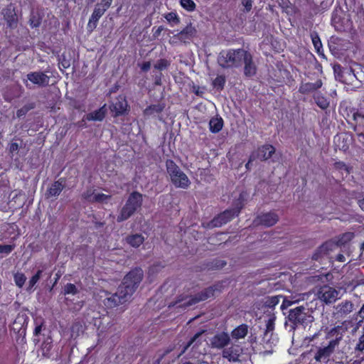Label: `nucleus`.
Listing matches in <instances>:
<instances>
[{
  "instance_id": "obj_1",
  "label": "nucleus",
  "mask_w": 364,
  "mask_h": 364,
  "mask_svg": "<svg viewBox=\"0 0 364 364\" xmlns=\"http://www.w3.org/2000/svg\"><path fill=\"white\" fill-rule=\"evenodd\" d=\"M143 271L136 268L130 271L124 278L117 291L107 299V305L114 307L128 301L143 279Z\"/></svg>"
},
{
  "instance_id": "obj_2",
  "label": "nucleus",
  "mask_w": 364,
  "mask_h": 364,
  "mask_svg": "<svg viewBox=\"0 0 364 364\" xmlns=\"http://www.w3.org/2000/svg\"><path fill=\"white\" fill-rule=\"evenodd\" d=\"M346 321L341 325H338L327 330L326 332V338L328 340L326 346H320L317 348L314 354V360L316 362L327 363L329 358L335 352L341 341L343 340L345 333L348 331V326Z\"/></svg>"
},
{
  "instance_id": "obj_3",
  "label": "nucleus",
  "mask_w": 364,
  "mask_h": 364,
  "mask_svg": "<svg viewBox=\"0 0 364 364\" xmlns=\"http://www.w3.org/2000/svg\"><path fill=\"white\" fill-rule=\"evenodd\" d=\"M220 287V285L215 284L205 289L194 296H180L176 301L174 304H169L168 306L171 307V306H176L177 308H186L193 306L200 301H203L215 296L216 292H220L221 291Z\"/></svg>"
},
{
  "instance_id": "obj_4",
  "label": "nucleus",
  "mask_w": 364,
  "mask_h": 364,
  "mask_svg": "<svg viewBox=\"0 0 364 364\" xmlns=\"http://www.w3.org/2000/svg\"><path fill=\"white\" fill-rule=\"evenodd\" d=\"M246 52L247 50L241 48L223 50L219 54L218 62L223 68L241 67Z\"/></svg>"
},
{
  "instance_id": "obj_5",
  "label": "nucleus",
  "mask_w": 364,
  "mask_h": 364,
  "mask_svg": "<svg viewBox=\"0 0 364 364\" xmlns=\"http://www.w3.org/2000/svg\"><path fill=\"white\" fill-rule=\"evenodd\" d=\"M167 172L172 183L176 187L187 189L191 185V181L187 175L172 160L166 162Z\"/></svg>"
},
{
  "instance_id": "obj_6",
  "label": "nucleus",
  "mask_w": 364,
  "mask_h": 364,
  "mask_svg": "<svg viewBox=\"0 0 364 364\" xmlns=\"http://www.w3.org/2000/svg\"><path fill=\"white\" fill-rule=\"evenodd\" d=\"M142 200V194L137 191L132 192L117 216V222H122L130 218L141 206Z\"/></svg>"
},
{
  "instance_id": "obj_7",
  "label": "nucleus",
  "mask_w": 364,
  "mask_h": 364,
  "mask_svg": "<svg viewBox=\"0 0 364 364\" xmlns=\"http://www.w3.org/2000/svg\"><path fill=\"white\" fill-rule=\"evenodd\" d=\"M243 197L242 195L240 196L238 201L235 207L232 209H228L215 217L208 224L210 228L220 227L230 221L233 218L238 215L240 210L243 207Z\"/></svg>"
},
{
  "instance_id": "obj_8",
  "label": "nucleus",
  "mask_w": 364,
  "mask_h": 364,
  "mask_svg": "<svg viewBox=\"0 0 364 364\" xmlns=\"http://www.w3.org/2000/svg\"><path fill=\"white\" fill-rule=\"evenodd\" d=\"M288 319L294 326H298L311 322L313 316L309 309L301 305L289 310Z\"/></svg>"
},
{
  "instance_id": "obj_9",
  "label": "nucleus",
  "mask_w": 364,
  "mask_h": 364,
  "mask_svg": "<svg viewBox=\"0 0 364 364\" xmlns=\"http://www.w3.org/2000/svg\"><path fill=\"white\" fill-rule=\"evenodd\" d=\"M339 294V291L331 287L325 285L320 288L317 293V296L325 304H329L338 299L340 298Z\"/></svg>"
},
{
  "instance_id": "obj_10",
  "label": "nucleus",
  "mask_w": 364,
  "mask_h": 364,
  "mask_svg": "<svg viewBox=\"0 0 364 364\" xmlns=\"http://www.w3.org/2000/svg\"><path fill=\"white\" fill-rule=\"evenodd\" d=\"M49 77L44 73L36 71L28 73L26 75V80H23V82L27 87H29L28 81L38 87H44L49 84Z\"/></svg>"
},
{
  "instance_id": "obj_11",
  "label": "nucleus",
  "mask_w": 364,
  "mask_h": 364,
  "mask_svg": "<svg viewBox=\"0 0 364 364\" xmlns=\"http://www.w3.org/2000/svg\"><path fill=\"white\" fill-rule=\"evenodd\" d=\"M353 119L355 122V131L360 137L364 139V101L360 107L353 112Z\"/></svg>"
},
{
  "instance_id": "obj_12",
  "label": "nucleus",
  "mask_w": 364,
  "mask_h": 364,
  "mask_svg": "<svg viewBox=\"0 0 364 364\" xmlns=\"http://www.w3.org/2000/svg\"><path fill=\"white\" fill-rule=\"evenodd\" d=\"M230 342V337L226 332H220L214 335L210 340V347L216 349H224Z\"/></svg>"
},
{
  "instance_id": "obj_13",
  "label": "nucleus",
  "mask_w": 364,
  "mask_h": 364,
  "mask_svg": "<svg viewBox=\"0 0 364 364\" xmlns=\"http://www.w3.org/2000/svg\"><path fill=\"white\" fill-rule=\"evenodd\" d=\"M242 353V349L240 346L232 345L223 349L222 356L229 362L237 363L240 362V357L241 356Z\"/></svg>"
},
{
  "instance_id": "obj_14",
  "label": "nucleus",
  "mask_w": 364,
  "mask_h": 364,
  "mask_svg": "<svg viewBox=\"0 0 364 364\" xmlns=\"http://www.w3.org/2000/svg\"><path fill=\"white\" fill-rule=\"evenodd\" d=\"M274 317L269 318L266 321V328L262 338V341L263 343L272 345L274 344V341H276L277 338L274 335Z\"/></svg>"
},
{
  "instance_id": "obj_15",
  "label": "nucleus",
  "mask_w": 364,
  "mask_h": 364,
  "mask_svg": "<svg viewBox=\"0 0 364 364\" xmlns=\"http://www.w3.org/2000/svg\"><path fill=\"white\" fill-rule=\"evenodd\" d=\"M128 104L125 97L119 95L112 103L109 108L114 117L125 114L127 111Z\"/></svg>"
},
{
  "instance_id": "obj_16",
  "label": "nucleus",
  "mask_w": 364,
  "mask_h": 364,
  "mask_svg": "<svg viewBox=\"0 0 364 364\" xmlns=\"http://www.w3.org/2000/svg\"><path fill=\"white\" fill-rule=\"evenodd\" d=\"M278 220V215L274 212H269L258 215L254 220V223L256 225H262L266 227H271L275 225Z\"/></svg>"
},
{
  "instance_id": "obj_17",
  "label": "nucleus",
  "mask_w": 364,
  "mask_h": 364,
  "mask_svg": "<svg viewBox=\"0 0 364 364\" xmlns=\"http://www.w3.org/2000/svg\"><path fill=\"white\" fill-rule=\"evenodd\" d=\"M354 309V304L352 301L345 300L334 306L333 314L337 318H343Z\"/></svg>"
},
{
  "instance_id": "obj_18",
  "label": "nucleus",
  "mask_w": 364,
  "mask_h": 364,
  "mask_svg": "<svg viewBox=\"0 0 364 364\" xmlns=\"http://www.w3.org/2000/svg\"><path fill=\"white\" fill-rule=\"evenodd\" d=\"M244 75L247 77L254 76L257 73V65L253 60L252 55L247 51L242 60Z\"/></svg>"
},
{
  "instance_id": "obj_19",
  "label": "nucleus",
  "mask_w": 364,
  "mask_h": 364,
  "mask_svg": "<svg viewBox=\"0 0 364 364\" xmlns=\"http://www.w3.org/2000/svg\"><path fill=\"white\" fill-rule=\"evenodd\" d=\"M336 248L335 242L328 241L321 245L314 252L312 259L314 260H320L324 257L328 256L329 253Z\"/></svg>"
},
{
  "instance_id": "obj_20",
  "label": "nucleus",
  "mask_w": 364,
  "mask_h": 364,
  "mask_svg": "<svg viewBox=\"0 0 364 364\" xmlns=\"http://www.w3.org/2000/svg\"><path fill=\"white\" fill-rule=\"evenodd\" d=\"M107 10L96 4L94 11L89 19L87 29L92 31L97 26L99 19L104 15Z\"/></svg>"
},
{
  "instance_id": "obj_21",
  "label": "nucleus",
  "mask_w": 364,
  "mask_h": 364,
  "mask_svg": "<svg viewBox=\"0 0 364 364\" xmlns=\"http://www.w3.org/2000/svg\"><path fill=\"white\" fill-rule=\"evenodd\" d=\"M2 14L9 27L13 28L17 26V17L14 9L7 7L2 11Z\"/></svg>"
},
{
  "instance_id": "obj_22",
  "label": "nucleus",
  "mask_w": 364,
  "mask_h": 364,
  "mask_svg": "<svg viewBox=\"0 0 364 364\" xmlns=\"http://www.w3.org/2000/svg\"><path fill=\"white\" fill-rule=\"evenodd\" d=\"M275 152V149L273 146L266 144L259 147L255 154L256 158L262 161L269 159L272 155Z\"/></svg>"
},
{
  "instance_id": "obj_23",
  "label": "nucleus",
  "mask_w": 364,
  "mask_h": 364,
  "mask_svg": "<svg viewBox=\"0 0 364 364\" xmlns=\"http://www.w3.org/2000/svg\"><path fill=\"white\" fill-rule=\"evenodd\" d=\"M323 85L321 80H317L315 82L302 83L299 87V92L301 94H309L316 91Z\"/></svg>"
},
{
  "instance_id": "obj_24",
  "label": "nucleus",
  "mask_w": 364,
  "mask_h": 364,
  "mask_svg": "<svg viewBox=\"0 0 364 364\" xmlns=\"http://www.w3.org/2000/svg\"><path fill=\"white\" fill-rule=\"evenodd\" d=\"M196 34V29L192 26L191 24H190L183 28L181 32H179L177 34V37L180 41L186 43L187 41H189L193 38Z\"/></svg>"
},
{
  "instance_id": "obj_25",
  "label": "nucleus",
  "mask_w": 364,
  "mask_h": 364,
  "mask_svg": "<svg viewBox=\"0 0 364 364\" xmlns=\"http://www.w3.org/2000/svg\"><path fill=\"white\" fill-rule=\"evenodd\" d=\"M309 296V294H303L293 296L291 297H284L283 303L282 304L281 308L286 309L294 304H298L301 301L306 300Z\"/></svg>"
},
{
  "instance_id": "obj_26",
  "label": "nucleus",
  "mask_w": 364,
  "mask_h": 364,
  "mask_svg": "<svg viewBox=\"0 0 364 364\" xmlns=\"http://www.w3.org/2000/svg\"><path fill=\"white\" fill-rule=\"evenodd\" d=\"M64 183L63 179L55 181L50 187L48 189L46 196L48 198L56 197L59 196L63 189L64 188Z\"/></svg>"
},
{
  "instance_id": "obj_27",
  "label": "nucleus",
  "mask_w": 364,
  "mask_h": 364,
  "mask_svg": "<svg viewBox=\"0 0 364 364\" xmlns=\"http://www.w3.org/2000/svg\"><path fill=\"white\" fill-rule=\"evenodd\" d=\"M106 112V105H105L97 110L88 114L86 119L89 121H102L105 117Z\"/></svg>"
},
{
  "instance_id": "obj_28",
  "label": "nucleus",
  "mask_w": 364,
  "mask_h": 364,
  "mask_svg": "<svg viewBox=\"0 0 364 364\" xmlns=\"http://www.w3.org/2000/svg\"><path fill=\"white\" fill-rule=\"evenodd\" d=\"M248 333V326L246 324H242L235 328L231 332V336L233 339L239 340L244 338Z\"/></svg>"
},
{
  "instance_id": "obj_29",
  "label": "nucleus",
  "mask_w": 364,
  "mask_h": 364,
  "mask_svg": "<svg viewBox=\"0 0 364 364\" xmlns=\"http://www.w3.org/2000/svg\"><path fill=\"white\" fill-rule=\"evenodd\" d=\"M223 127V120L221 117H213L209 122L210 130L213 133L219 132Z\"/></svg>"
},
{
  "instance_id": "obj_30",
  "label": "nucleus",
  "mask_w": 364,
  "mask_h": 364,
  "mask_svg": "<svg viewBox=\"0 0 364 364\" xmlns=\"http://www.w3.org/2000/svg\"><path fill=\"white\" fill-rule=\"evenodd\" d=\"M126 241L132 247H138L144 242V238L140 234H134L127 237Z\"/></svg>"
},
{
  "instance_id": "obj_31",
  "label": "nucleus",
  "mask_w": 364,
  "mask_h": 364,
  "mask_svg": "<svg viewBox=\"0 0 364 364\" xmlns=\"http://www.w3.org/2000/svg\"><path fill=\"white\" fill-rule=\"evenodd\" d=\"M165 107V105L164 104H156V105H152L149 107H146L144 113L146 116H151L154 115L155 114H159L161 112Z\"/></svg>"
},
{
  "instance_id": "obj_32",
  "label": "nucleus",
  "mask_w": 364,
  "mask_h": 364,
  "mask_svg": "<svg viewBox=\"0 0 364 364\" xmlns=\"http://www.w3.org/2000/svg\"><path fill=\"white\" fill-rule=\"evenodd\" d=\"M314 99L316 105L322 109H326L329 106V102L327 98L323 96L320 92L314 95Z\"/></svg>"
},
{
  "instance_id": "obj_33",
  "label": "nucleus",
  "mask_w": 364,
  "mask_h": 364,
  "mask_svg": "<svg viewBox=\"0 0 364 364\" xmlns=\"http://www.w3.org/2000/svg\"><path fill=\"white\" fill-rule=\"evenodd\" d=\"M354 237V234L353 232H346L341 235L337 242L335 243L336 245V247L340 245H343L350 241Z\"/></svg>"
},
{
  "instance_id": "obj_34",
  "label": "nucleus",
  "mask_w": 364,
  "mask_h": 364,
  "mask_svg": "<svg viewBox=\"0 0 364 364\" xmlns=\"http://www.w3.org/2000/svg\"><path fill=\"white\" fill-rule=\"evenodd\" d=\"M96 191L94 188H90L87 189L82 194V198L87 202L95 203V197Z\"/></svg>"
},
{
  "instance_id": "obj_35",
  "label": "nucleus",
  "mask_w": 364,
  "mask_h": 364,
  "mask_svg": "<svg viewBox=\"0 0 364 364\" xmlns=\"http://www.w3.org/2000/svg\"><path fill=\"white\" fill-rule=\"evenodd\" d=\"M180 4L184 9L189 12L193 11L196 7L193 0H180Z\"/></svg>"
},
{
  "instance_id": "obj_36",
  "label": "nucleus",
  "mask_w": 364,
  "mask_h": 364,
  "mask_svg": "<svg viewBox=\"0 0 364 364\" xmlns=\"http://www.w3.org/2000/svg\"><path fill=\"white\" fill-rule=\"evenodd\" d=\"M41 23V18L38 14H34L32 13L30 19H29V24L32 28H37L38 27Z\"/></svg>"
},
{
  "instance_id": "obj_37",
  "label": "nucleus",
  "mask_w": 364,
  "mask_h": 364,
  "mask_svg": "<svg viewBox=\"0 0 364 364\" xmlns=\"http://www.w3.org/2000/svg\"><path fill=\"white\" fill-rule=\"evenodd\" d=\"M282 298H283L282 296H273L268 297L265 301V305L269 308H274L279 304Z\"/></svg>"
},
{
  "instance_id": "obj_38",
  "label": "nucleus",
  "mask_w": 364,
  "mask_h": 364,
  "mask_svg": "<svg viewBox=\"0 0 364 364\" xmlns=\"http://www.w3.org/2000/svg\"><path fill=\"white\" fill-rule=\"evenodd\" d=\"M26 280V276L21 272H17L14 274V282L16 286L21 288Z\"/></svg>"
},
{
  "instance_id": "obj_39",
  "label": "nucleus",
  "mask_w": 364,
  "mask_h": 364,
  "mask_svg": "<svg viewBox=\"0 0 364 364\" xmlns=\"http://www.w3.org/2000/svg\"><path fill=\"white\" fill-rule=\"evenodd\" d=\"M225 83V78L223 75H219L215 77L213 82V85L218 90H222Z\"/></svg>"
},
{
  "instance_id": "obj_40",
  "label": "nucleus",
  "mask_w": 364,
  "mask_h": 364,
  "mask_svg": "<svg viewBox=\"0 0 364 364\" xmlns=\"http://www.w3.org/2000/svg\"><path fill=\"white\" fill-rule=\"evenodd\" d=\"M42 274V270H38L35 275H33L28 282V287L27 290L30 291L34 287V285L38 282Z\"/></svg>"
},
{
  "instance_id": "obj_41",
  "label": "nucleus",
  "mask_w": 364,
  "mask_h": 364,
  "mask_svg": "<svg viewBox=\"0 0 364 364\" xmlns=\"http://www.w3.org/2000/svg\"><path fill=\"white\" fill-rule=\"evenodd\" d=\"M354 349H355V352H359V353L364 352V327L363 329V333L359 337L358 343H356Z\"/></svg>"
},
{
  "instance_id": "obj_42",
  "label": "nucleus",
  "mask_w": 364,
  "mask_h": 364,
  "mask_svg": "<svg viewBox=\"0 0 364 364\" xmlns=\"http://www.w3.org/2000/svg\"><path fill=\"white\" fill-rule=\"evenodd\" d=\"M78 293V289L76 286L73 284L69 283L65 286L64 294H72L75 295Z\"/></svg>"
},
{
  "instance_id": "obj_43",
  "label": "nucleus",
  "mask_w": 364,
  "mask_h": 364,
  "mask_svg": "<svg viewBox=\"0 0 364 364\" xmlns=\"http://www.w3.org/2000/svg\"><path fill=\"white\" fill-rule=\"evenodd\" d=\"M111 198L110 195H106L101 193L96 192V195L95 197V203H107V201Z\"/></svg>"
},
{
  "instance_id": "obj_44",
  "label": "nucleus",
  "mask_w": 364,
  "mask_h": 364,
  "mask_svg": "<svg viewBox=\"0 0 364 364\" xmlns=\"http://www.w3.org/2000/svg\"><path fill=\"white\" fill-rule=\"evenodd\" d=\"M165 18L169 23H173L174 24H178L180 22L179 18L176 13L170 12L165 15Z\"/></svg>"
},
{
  "instance_id": "obj_45",
  "label": "nucleus",
  "mask_w": 364,
  "mask_h": 364,
  "mask_svg": "<svg viewBox=\"0 0 364 364\" xmlns=\"http://www.w3.org/2000/svg\"><path fill=\"white\" fill-rule=\"evenodd\" d=\"M34 107V105L33 104L25 105L16 112V116L17 117L20 118L24 115L26 114V113L33 109Z\"/></svg>"
},
{
  "instance_id": "obj_46",
  "label": "nucleus",
  "mask_w": 364,
  "mask_h": 364,
  "mask_svg": "<svg viewBox=\"0 0 364 364\" xmlns=\"http://www.w3.org/2000/svg\"><path fill=\"white\" fill-rule=\"evenodd\" d=\"M168 65V63L166 60L161 59L154 65V68L157 70H162L166 68Z\"/></svg>"
},
{
  "instance_id": "obj_47",
  "label": "nucleus",
  "mask_w": 364,
  "mask_h": 364,
  "mask_svg": "<svg viewBox=\"0 0 364 364\" xmlns=\"http://www.w3.org/2000/svg\"><path fill=\"white\" fill-rule=\"evenodd\" d=\"M311 39L315 48L318 51L322 46L319 37L316 33L311 34Z\"/></svg>"
},
{
  "instance_id": "obj_48",
  "label": "nucleus",
  "mask_w": 364,
  "mask_h": 364,
  "mask_svg": "<svg viewBox=\"0 0 364 364\" xmlns=\"http://www.w3.org/2000/svg\"><path fill=\"white\" fill-rule=\"evenodd\" d=\"M203 333L204 331H202L196 333L194 336L189 341L187 345L184 347V349L182 351V353H184L188 349V348L190 347Z\"/></svg>"
},
{
  "instance_id": "obj_49",
  "label": "nucleus",
  "mask_w": 364,
  "mask_h": 364,
  "mask_svg": "<svg viewBox=\"0 0 364 364\" xmlns=\"http://www.w3.org/2000/svg\"><path fill=\"white\" fill-rule=\"evenodd\" d=\"M14 249V245H0V253L9 254Z\"/></svg>"
},
{
  "instance_id": "obj_50",
  "label": "nucleus",
  "mask_w": 364,
  "mask_h": 364,
  "mask_svg": "<svg viewBox=\"0 0 364 364\" xmlns=\"http://www.w3.org/2000/svg\"><path fill=\"white\" fill-rule=\"evenodd\" d=\"M242 4L245 9L246 12H249L252 7V0H242Z\"/></svg>"
},
{
  "instance_id": "obj_51",
  "label": "nucleus",
  "mask_w": 364,
  "mask_h": 364,
  "mask_svg": "<svg viewBox=\"0 0 364 364\" xmlns=\"http://www.w3.org/2000/svg\"><path fill=\"white\" fill-rule=\"evenodd\" d=\"M112 1L113 0H102L100 3H98L97 4L102 7L105 10H107L110 7Z\"/></svg>"
},
{
  "instance_id": "obj_52",
  "label": "nucleus",
  "mask_w": 364,
  "mask_h": 364,
  "mask_svg": "<svg viewBox=\"0 0 364 364\" xmlns=\"http://www.w3.org/2000/svg\"><path fill=\"white\" fill-rule=\"evenodd\" d=\"M151 68V63L150 62H145L142 64L141 68L143 71H148Z\"/></svg>"
},
{
  "instance_id": "obj_53",
  "label": "nucleus",
  "mask_w": 364,
  "mask_h": 364,
  "mask_svg": "<svg viewBox=\"0 0 364 364\" xmlns=\"http://www.w3.org/2000/svg\"><path fill=\"white\" fill-rule=\"evenodd\" d=\"M256 159V156H255V154H252L250 157V159L248 161V162L246 164L245 166L247 169L250 168V164L252 163V161H253L255 159Z\"/></svg>"
},
{
  "instance_id": "obj_54",
  "label": "nucleus",
  "mask_w": 364,
  "mask_h": 364,
  "mask_svg": "<svg viewBox=\"0 0 364 364\" xmlns=\"http://www.w3.org/2000/svg\"><path fill=\"white\" fill-rule=\"evenodd\" d=\"M41 331L42 325H38L35 328L33 333L35 336H38L41 333Z\"/></svg>"
},
{
  "instance_id": "obj_55",
  "label": "nucleus",
  "mask_w": 364,
  "mask_h": 364,
  "mask_svg": "<svg viewBox=\"0 0 364 364\" xmlns=\"http://www.w3.org/2000/svg\"><path fill=\"white\" fill-rule=\"evenodd\" d=\"M336 260L338 261V262H343L346 261V258L344 257L343 255L342 254H338L337 256H336Z\"/></svg>"
},
{
  "instance_id": "obj_56",
  "label": "nucleus",
  "mask_w": 364,
  "mask_h": 364,
  "mask_svg": "<svg viewBox=\"0 0 364 364\" xmlns=\"http://www.w3.org/2000/svg\"><path fill=\"white\" fill-rule=\"evenodd\" d=\"M18 145L16 143H12L10 146V150L11 151H16V150H18Z\"/></svg>"
},
{
  "instance_id": "obj_57",
  "label": "nucleus",
  "mask_w": 364,
  "mask_h": 364,
  "mask_svg": "<svg viewBox=\"0 0 364 364\" xmlns=\"http://www.w3.org/2000/svg\"><path fill=\"white\" fill-rule=\"evenodd\" d=\"M358 314L362 319H364V304L363 305L360 311L358 312Z\"/></svg>"
},
{
  "instance_id": "obj_58",
  "label": "nucleus",
  "mask_w": 364,
  "mask_h": 364,
  "mask_svg": "<svg viewBox=\"0 0 364 364\" xmlns=\"http://www.w3.org/2000/svg\"><path fill=\"white\" fill-rule=\"evenodd\" d=\"M358 204L361 210L364 211V198L358 201Z\"/></svg>"
},
{
  "instance_id": "obj_59",
  "label": "nucleus",
  "mask_w": 364,
  "mask_h": 364,
  "mask_svg": "<svg viewBox=\"0 0 364 364\" xmlns=\"http://www.w3.org/2000/svg\"><path fill=\"white\" fill-rule=\"evenodd\" d=\"M162 31H163V27L160 26V27H159V28L156 29V32H155V34L158 36V35H159V34L161 33V32Z\"/></svg>"
},
{
  "instance_id": "obj_60",
  "label": "nucleus",
  "mask_w": 364,
  "mask_h": 364,
  "mask_svg": "<svg viewBox=\"0 0 364 364\" xmlns=\"http://www.w3.org/2000/svg\"><path fill=\"white\" fill-rule=\"evenodd\" d=\"M333 68H334V70L336 71L337 69H340L341 68V65H335Z\"/></svg>"
},
{
  "instance_id": "obj_61",
  "label": "nucleus",
  "mask_w": 364,
  "mask_h": 364,
  "mask_svg": "<svg viewBox=\"0 0 364 364\" xmlns=\"http://www.w3.org/2000/svg\"><path fill=\"white\" fill-rule=\"evenodd\" d=\"M225 262H222L221 264L220 265H218V267H223L224 265H225Z\"/></svg>"
},
{
  "instance_id": "obj_62",
  "label": "nucleus",
  "mask_w": 364,
  "mask_h": 364,
  "mask_svg": "<svg viewBox=\"0 0 364 364\" xmlns=\"http://www.w3.org/2000/svg\"><path fill=\"white\" fill-rule=\"evenodd\" d=\"M200 364H208V363L205 362V361H203V362H200Z\"/></svg>"
},
{
  "instance_id": "obj_63",
  "label": "nucleus",
  "mask_w": 364,
  "mask_h": 364,
  "mask_svg": "<svg viewBox=\"0 0 364 364\" xmlns=\"http://www.w3.org/2000/svg\"><path fill=\"white\" fill-rule=\"evenodd\" d=\"M60 276L57 274V277H56V279H55V282H57L58 279H59Z\"/></svg>"
},
{
  "instance_id": "obj_64",
  "label": "nucleus",
  "mask_w": 364,
  "mask_h": 364,
  "mask_svg": "<svg viewBox=\"0 0 364 364\" xmlns=\"http://www.w3.org/2000/svg\"><path fill=\"white\" fill-rule=\"evenodd\" d=\"M361 249L364 250V242L362 244Z\"/></svg>"
}]
</instances>
